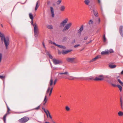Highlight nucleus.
I'll use <instances>...</instances> for the list:
<instances>
[{"label":"nucleus","mask_w":123,"mask_h":123,"mask_svg":"<svg viewBox=\"0 0 123 123\" xmlns=\"http://www.w3.org/2000/svg\"><path fill=\"white\" fill-rule=\"evenodd\" d=\"M112 79H111V77L109 75H99L98 77H96L95 80L99 81L105 80L108 83H111Z\"/></svg>","instance_id":"f257e3e1"},{"label":"nucleus","mask_w":123,"mask_h":123,"mask_svg":"<svg viewBox=\"0 0 123 123\" xmlns=\"http://www.w3.org/2000/svg\"><path fill=\"white\" fill-rule=\"evenodd\" d=\"M53 83V80L52 78L51 77L50 80L49 82V86L46 93V95H45L44 98L43 100L44 103L43 104V105H44L47 101V95H48V93L49 92V96H50L52 93V92L51 91H49L50 90V86H52Z\"/></svg>","instance_id":"f03ea898"},{"label":"nucleus","mask_w":123,"mask_h":123,"mask_svg":"<svg viewBox=\"0 0 123 123\" xmlns=\"http://www.w3.org/2000/svg\"><path fill=\"white\" fill-rule=\"evenodd\" d=\"M33 26L34 28V36L35 37H37L38 36V30L37 26V25L36 23L34 24L31 25Z\"/></svg>","instance_id":"7ed1b4c3"},{"label":"nucleus","mask_w":123,"mask_h":123,"mask_svg":"<svg viewBox=\"0 0 123 123\" xmlns=\"http://www.w3.org/2000/svg\"><path fill=\"white\" fill-rule=\"evenodd\" d=\"M67 62L70 63H76L77 61L75 57L68 58L66 59Z\"/></svg>","instance_id":"20e7f679"},{"label":"nucleus","mask_w":123,"mask_h":123,"mask_svg":"<svg viewBox=\"0 0 123 123\" xmlns=\"http://www.w3.org/2000/svg\"><path fill=\"white\" fill-rule=\"evenodd\" d=\"M29 117H24L19 120V122L21 123H25L29 120Z\"/></svg>","instance_id":"39448f33"},{"label":"nucleus","mask_w":123,"mask_h":123,"mask_svg":"<svg viewBox=\"0 0 123 123\" xmlns=\"http://www.w3.org/2000/svg\"><path fill=\"white\" fill-rule=\"evenodd\" d=\"M53 63L55 65L60 64L62 63V61L61 60H58L56 59H52Z\"/></svg>","instance_id":"423d86ee"},{"label":"nucleus","mask_w":123,"mask_h":123,"mask_svg":"<svg viewBox=\"0 0 123 123\" xmlns=\"http://www.w3.org/2000/svg\"><path fill=\"white\" fill-rule=\"evenodd\" d=\"M72 25V23H69L67 24L63 29L62 31H64L68 30L70 28Z\"/></svg>","instance_id":"0eeeda50"},{"label":"nucleus","mask_w":123,"mask_h":123,"mask_svg":"<svg viewBox=\"0 0 123 123\" xmlns=\"http://www.w3.org/2000/svg\"><path fill=\"white\" fill-rule=\"evenodd\" d=\"M66 74L68 75L69 74L68 72H65L64 73H59L58 74V78L59 79H61L62 78H67V77H64L63 76H60V75H61L62 74Z\"/></svg>","instance_id":"6e6552de"},{"label":"nucleus","mask_w":123,"mask_h":123,"mask_svg":"<svg viewBox=\"0 0 123 123\" xmlns=\"http://www.w3.org/2000/svg\"><path fill=\"white\" fill-rule=\"evenodd\" d=\"M72 51V49H69L67 50H63L62 52V53L63 55H65L68 53L69 52Z\"/></svg>","instance_id":"1a4fd4ad"},{"label":"nucleus","mask_w":123,"mask_h":123,"mask_svg":"<svg viewBox=\"0 0 123 123\" xmlns=\"http://www.w3.org/2000/svg\"><path fill=\"white\" fill-rule=\"evenodd\" d=\"M68 21V19L67 18L65 19L61 23L60 25H63L64 26V25Z\"/></svg>","instance_id":"9d476101"},{"label":"nucleus","mask_w":123,"mask_h":123,"mask_svg":"<svg viewBox=\"0 0 123 123\" xmlns=\"http://www.w3.org/2000/svg\"><path fill=\"white\" fill-rule=\"evenodd\" d=\"M101 58V56L100 55H97L96 56L95 58L92 59L91 60L90 62H92L95 61L98 58Z\"/></svg>","instance_id":"9b49d317"},{"label":"nucleus","mask_w":123,"mask_h":123,"mask_svg":"<svg viewBox=\"0 0 123 123\" xmlns=\"http://www.w3.org/2000/svg\"><path fill=\"white\" fill-rule=\"evenodd\" d=\"M96 77L95 78H93V77L92 76H90L88 77H86V80H94L96 81H99V80H95V78H96Z\"/></svg>","instance_id":"f8f14e48"},{"label":"nucleus","mask_w":123,"mask_h":123,"mask_svg":"<svg viewBox=\"0 0 123 123\" xmlns=\"http://www.w3.org/2000/svg\"><path fill=\"white\" fill-rule=\"evenodd\" d=\"M42 109L46 113V115L48 117V116L49 114H50L49 111L47 110H46L45 108H44L43 107H42Z\"/></svg>","instance_id":"ddd939ff"},{"label":"nucleus","mask_w":123,"mask_h":123,"mask_svg":"<svg viewBox=\"0 0 123 123\" xmlns=\"http://www.w3.org/2000/svg\"><path fill=\"white\" fill-rule=\"evenodd\" d=\"M29 17L31 19V25L33 24V15L31 13H30L29 14Z\"/></svg>","instance_id":"4468645a"},{"label":"nucleus","mask_w":123,"mask_h":123,"mask_svg":"<svg viewBox=\"0 0 123 123\" xmlns=\"http://www.w3.org/2000/svg\"><path fill=\"white\" fill-rule=\"evenodd\" d=\"M83 25L81 26L80 29L78 30V33H79L80 36L81 32L83 31Z\"/></svg>","instance_id":"2eb2a0df"},{"label":"nucleus","mask_w":123,"mask_h":123,"mask_svg":"<svg viewBox=\"0 0 123 123\" xmlns=\"http://www.w3.org/2000/svg\"><path fill=\"white\" fill-rule=\"evenodd\" d=\"M92 11L95 16L96 17H98V15L97 11L95 10L94 8L93 9Z\"/></svg>","instance_id":"dca6fc26"},{"label":"nucleus","mask_w":123,"mask_h":123,"mask_svg":"<svg viewBox=\"0 0 123 123\" xmlns=\"http://www.w3.org/2000/svg\"><path fill=\"white\" fill-rule=\"evenodd\" d=\"M51 13L52 14V17H54L55 14L54 11V9L52 7H50Z\"/></svg>","instance_id":"f3484780"},{"label":"nucleus","mask_w":123,"mask_h":123,"mask_svg":"<svg viewBox=\"0 0 123 123\" xmlns=\"http://www.w3.org/2000/svg\"><path fill=\"white\" fill-rule=\"evenodd\" d=\"M40 3V1L39 0H38L37 1L36 3V6L35 7V10H37L39 6V5H38V4H39Z\"/></svg>","instance_id":"a211bd4d"},{"label":"nucleus","mask_w":123,"mask_h":123,"mask_svg":"<svg viewBox=\"0 0 123 123\" xmlns=\"http://www.w3.org/2000/svg\"><path fill=\"white\" fill-rule=\"evenodd\" d=\"M123 27L122 26H121L119 28V31L120 33L122 36L123 35L122 31Z\"/></svg>","instance_id":"6ab92c4d"},{"label":"nucleus","mask_w":123,"mask_h":123,"mask_svg":"<svg viewBox=\"0 0 123 123\" xmlns=\"http://www.w3.org/2000/svg\"><path fill=\"white\" fill-rule=\"evenodd\" d=\"M101 54L102 55H107L108 54V52L107 50L101 52Z\"/></svg>","instance_id":"aec40b11"},{"label":"nucleus","mask_w":123,"mask_h":123,"mask_svg":"<svg viewBox=\"0 0 123 123\" xmlns=\"http://www.w3.org/2000/svg\"><path fill=\"white\" fill-rule=\"evenodd\" d=\"M65 7L63 6H62L60 7V10L62 11H63L65 9Z\"/></svg>","instance_id":"412c9836"},{"label":"nucleus","mask_w":123,"mask_h":123,"mask_svg":"<svg viewBox=\"0 0 123 123\" xmlns=\"http://www.w3.org/2000/svg\"><path fill=\"white\" fill-rule=\"evenodd\" d=\"M56 46H57L59 48L61 49H65L66 48V47L65 46L62 45L57 44V45H56Z\"/></svg>","instance_id":"4be33fe9"},{"label":"nucleus","mask_w":123,"mask_h":123,"mask_svg":"<svg viewBox=\"0 0 123 123\" xmlns=\"http://www.w3.org/2000/svg\"><path fill=\"white\" fill-rule=\"evenodd\" d=\"M109 67L111 68H115V65H113L111 64H110L109 65Z\"/></svg>","instance_id":"5701e85b"},{"label":"nucleus","mask_w":123,"mask_h":123,"mask_svg":"<svg viewBox=\"0 0 123 123\" xmlns=\"http://www.w3.org/2000/svg\"><path fill=\"white\" fill-rule=\"evenodd\" d=\"M76 78L80 80H86V77L84 78L83 77H80Z\"/></svg>","instance_id":"b1692460"},{"label":"nucleus","mask_w":123,"mask_h":123,"mask_svg":"<svg viewBox=\"0 0 123 123\" xmlns=\"http://www.w3.org/2000/svg\"><path fill=\"white\" fill-rule=\"evenodd\" d=\"M116 86L118 87V88L119 89L120 92H121L122 90V87L121 86L118 85H116Z\"/></svg>","instance_id":"393cba45"},{"label":"nucleus","mask_w":123,"mask_h":123,"mask_svg":"<svg viewBox=\"0 0 123 123\" xmlns=\"http://www.w3.org/2000/svg\"><path fill=\"white\" fill-rule=\"evenodd\" d=\"M85 4L87 5H88L90 3V1L89 0H85L84 1Z\"/></svg>","instance_id":"a878e982"},{"label":"nucleus","mask_w":123,"mask_h":123,"mask_svg":"<svg viewBox=\"0 0 123 123\" xmlns=\"http://www.w3.org/2000/svg\"><path fill=\"white\" fill-rule=\"evenodd\" d=\"M7 115V114H6L3 117V120L5 123H6V118Z\"/></svg>","instance_id":"bb28decb"},{"label":"nucleus","mask_w":123,"mask_h":123,"mask_svg":"<svg viewBox=\"0 0 123 123\" xmlns=\"http://www.w3.org/2000/svg\"><path fill=\"white\" fill-rule=\"evenodd\" d=\"M114 81L113 80V79H112L111 80V83H110L111 84L112 86H113L114 87H115V84H113L112 83V82H115V80L114 79Z\"/></svg>","instance_id":"cd10ccee"},{"label":"nucleus","mask_w":123,"mask_h":123,"mask_svg":"<svg viewBox=\"0 0 123 123\" xmlns=\"http://www.w3.org/2000/svg\"><path fill=\"white\" fill-rule=\"evenodd\" d=\"M108 52V54L109 53H112L114 52L113 50L111 49H110L109 50H107Z\"/></svg>","instance_id":"c85d7f7f"},{"label":"nucleus","mask_w":123,"mask_h":123,"mask_svg":"<svg viewBox=\"0 0 123 123\" xmlns=\"http://www.w3.org/2000/svg\"><path fill=\"white\" fill-rule=\"evenodd\" d=\"M71 77L72 78H69L67 77V78H65L69 80H74L75 79H76V77H73V76H71Z\"/></svg>","instance_id":"c756f323"},{"label":"nucleus","mask_w":123,"mask_h":123,"mask_svg":"<svg viewBox=\"0 0 123 123\" xmlns=\"http://www.w3.org/2000/svg\"><path fill=\"white\" fill-rule=\"evenodd\" d=\"M118 114L119 116H122L123 115V113L122 111H119L118 113Z\"/></svg>","instance_id":"7c9ffc66"},{"label":"nucleus","mask_w":123,"mask_h":123,"mask_svg":"<svg viewBox=\"0 0 123 123\" xmlns=\"http://www.w3.org/2000/svg\"><path fill=\"white\" fill-rule=\"evenodd\" d=\"M47 27L48 28L50 29H51L53 28V26L51 25H48L47 26Z\"/></svg>","instance_id":"2f4dec72"},{"label":"nucleus","mask_w":123,"mask_h":123,"mask_svg":"<svg viewBox=\"0 0 123 123\" xmlns=\"http://www.w3.org/2000/svg\"><path fill=\"white\" fill-rule=\"evenodd\" d=\"M61 0H58L56 2L57 4L58 5H60L61 3Z\"/></svg>","instance_id":"473e14b6"},{"label":"nucleus","mask_w":123,"mask_h":123,"mask_svg":"<svg viewBox=\"0 0 123 123\" xmlns=\"http://www.w3.org/2000/svg\"><path fill=\"white\" fill-rule=\"evenodd\" d=\"M118 80L119 83L122 86H123V82L121 81L120 79H118Z\"/></svg>","instance_id":"72a5a7b5"},{"label":"nucleus","mask_w":123,"mask_h":123,"mask_svg":"<svg viewBox=\"0 0 123 123\" xmlns=\"http://www.w3.org/2000/svg\"><path fill=\"white\" fill-rule=\"evenodd\" d=\"M88 23L89 25L92 24L93 23V22L92 20L91 19L89 20Z\"/></svg>","instance_id":"f704fd0d"},{"label":"nucleus","mask_w":123,"mask_h":123,"mask_svg":"<svg viewBox=\"0 0 123 123\" xmlns=\"http://www.w3.org/2000/svg\"><path fill=\"white\" fill-rule=\"evenodd\" d=\"M65 109L67 111H69L70 110V108L68 106H66Z\"/></svg>","instance_id":"c9c22d12"},{"label":"nucleus","mask_w":123,"mask_h":123,"mask_svg":"<svg viewBox=\"0 0 123 123\" xmlns=\"http://www.w3.org/2000/svg\"><path fill=\"white\" fill-rule=\"evenodd\" d=\"M67 39V37H63L62 39V41L64 42L66 41Z\"/></svg>","instance_id":"e433bc0d"},{"label":"nucleus","mask_w":123,"mask_h":123,"mask_svg":"<svg viewBox=\"0 0 123 123\" xmlns=\"http://www.w3.org/2000/svg\"><path fill=\"white\" fill-rule=\"evenodd\" d=\"M106 39L105 37V35L104 34L103 36V41L104 42L106 41Z\"/></svg>","instance_id":"4c0bfd02"},{"label":"nucleus","mask_w":123,"mask_h":123,"mask_svg":"<svg viewBox=\"0 0 123 123\" xmlns=\"http://www.w3.org/2000/svg\"><path fill=\"white\" fill-rule=\"evenodd\" d=\"M7 107L8 109L7 113L6 114H9V111L10 110L8 106Z\"/></svg>","instance_id":"58836bf2"},{"label":"nucleus","mask_w":123,"mask_h":123,"mask_svg":"<svg viewBox=\"0 0 123 123\" xmlns=\"http://www.w3.org/2000/svg\"><path fill=\"white\" fill-rule=\"evenodd\" d=\"M2 55L1 53H0V62H1L2 60Z\"/></svg>","instance_id":"ea45409f"},{"label":"nucleus","mask_w":123,"mask_h":123,"mask_svg":"<svg viewBox=\"0 0 123 123\" xmlns=\"http://www.w3.org/2000/svg\"><path fill=\"white\" fill-rule=\"evenodd\" d=\"M5 76H3L0 75V78L2 79H3L5 78Z\"/></svg>","instance_id":"a19ab883"},{"label":"nucleus","mask_w":123,"mask_h":123,"mask_svg":"<svg viewBox=\"0 0 123 123\" xmlns=\"http://www.w3.org/2000/svg\"><path fill=\"white\" fill-rule=\"evenodd\" d=\"M40 105L39 106H38L37 107H36V108H35L34 109L36 110H38L39 109V108L40 107Z\"/></svg>","instance_id":"79ce46f5"},{"label":"nucleus","mask_w":123,"mask_h":123,"mask_svg":"<svg viewBox=\"0 0 123 123\" xmlns=\"http://www.w3.org/2000/svg\"><path fill=\"white\" fill-rule=\"evenodd\" d=\"M80 44H79L75 45L74 46V48H76L78 46H80Z\"/></svg>","instance_id":"37998d69"},{"label":"nucleus","mask_w":123,"mask_h":123,"mask_svg":"<svg viewBox=\"0 0 123 123\" xmlns=\"http://www.w3.org/2000/svg\"><path fill=\"white\" fill-rule=\"evenodd\" d=\"M48 56H49V58L50 59H52V58H53V56H52L50 54V55H49Z\"/></svg>","instance_id":"c03bdc74"},{"label":"nucleus","mask_w":123,"mask_h":123,"mask_svg":"<svg viewBox=\"0 0 123 123\" xmlns=\"http://www.w3.org/2000/svg\"><path fill=\"white\" fill-rule=\"evenodd\" d=\"M46 55H50L49 52L47 51H46Z\"/></svg>","instance_id":"a18cd8bd"},{"label":"nucleus","mask_w":123,"mask_h":123,"mask_svg":"<svg viewBox=\"0 0 123 123\" xmlns=\"http://www.w3.org/2000/svg\"><path fill=\"white\" fill-rule=\"evenodd\" d=\"M51 44H54L55 46H56V45H57V44H56L54 42H51Z\"/></svg>","instance_id":"49530a36"},{"label":"nucleus","mask_w":123,"mask_h":123,"mask_svg":"<svg viewBox=\"0 0 123 123\" xmlns=\"http://www.w3.org/2000/svg\"><path fill=\"white\" fill-rule=\"evenodd\" d=\"M88 38V37H85L84 38V40H86Z\"/></svg>","instance_id":"de8ad7c7"},{"label":"nucleus","mask_w":123,"mask_h":123,"mask_svg":"<svg viewBox=\"0 0 123 123\" xmlns=\"http://www.w3.org/2000/svg\"><path fill=\"white\" fill-rule=\"evenodd\" d=\"M98 3L100 5H101V3L100 1V0H98Z\"/></svg>","instance_id":"09e8293b"},{"label":"nucleus","mask_w":123,"mask_h":123,"mask_svg":"<svg viewBox=\"0 0 123 123\" xmlns=\"http://www.w3.org/2000/svg\"><path fill=\"white\" fill-rule=\"evenodd\" d=\"M100 22V18H99L98 19V21L97 22L98 24H99V23Z\"/></svg>","instance_id":"8fccbe9b"},{"label":"nucleus","mask_w":123,"mask_h":123,"mask_svg":"<svg viewBox=\"0 0 123 123\" xmlns=\"http://www.w3.org/2000/svg\"><path fill=\"white\" fill-rule=\"evenodd\" d=\"M43 47H44L45 48V49H46V48L45 47V44H44V43L43 42Z\"/></svg>","instance_id":"3c124183"},{"label":"nucleus","mask_w":123,"mask_h":123,"mask_svg":"<svg viewBox=\"0 0 123 123\" xmlns=\"http://www.w3.org/2000/svg\"><path fill=\"white\" fill-rule=\"evenodd\" d=\"M56 80H56V79L54 81V84H53L54 85H55V84L56 83Z\"/></svg>","instance_id":"603ef678"},{"label":"nucleus","mask_w":123,"mask_h":123,"mask_svg":"<svg viewBox=\"0 0 123 123\" xmlns=\"http://www.w3.org/2000/svg\"><path fill=\"white\" fill-rule=\"evenodd\" d=\"M49 118L50 119H52V117L50 115V114H49Z\"/></svg>","instance_id":"864d4df0"},{"label":"nucleus","mask_w":123,"mask_h":123,"mask_svg":"<svg viewBox=\"0 0 123 123\" xmlns=\"http://www.w3.org/2000/svg\"><path fill=\"white\" fill-rule=\"evenodd\" d=\"M120 101H121V107H122V100H121V99Z\"/></svg>","instance_id":"5fc2aeb1"},{"label":"nucleus","mask_w":123,"mask_h":123,"mask_svg":"<svg viewBox=\"0 0 123 123\" xmlns=\"http://www.w3.org/2000/svg\"><path fill=\"white\" fill-rule=\"evenodd\" d=\"M53 87H52L50 89V91H51V92H52V90H53Z\"/></svg>","instance_id":"6e6d98bb"},{"label":"nucleus","mask_w":123,"mask_h":123,"mask_svg":"<svg viewBox=\"0 0 123 123\" xmlns=\"http://www.w3.org/2000/svg\"><path fill=\"white\" fill-rule=\"evenodd\" d=\"M121 74H123V70L121 72Z\"/></svg>","instance_id":"4d7b16f0"},{"label":"nucleus","mask_w":123,"mask_h":123,"mask_svg":"<svg viewBox=\"0 0 123 123\" xmlns=\"http://www.w3.org/2000/svg\"><path fill=\"white\" fill-rule=\"evenodd\" d=\"M92 41H90L89 42H88V43H87V44H88L89 43L91 42H92Z\"/></svg>","instance_id":"13d9d810"},{"label":"nucleus","mask_w":123,"mask_h":123,"mask_svg":"<svg viewBox=\"0 0 123 123\" xmlns=\"http://www.w3.org/2000/svg\"><path fill=\"white\" fill-rule=\"evenodd\" d=\"M44 123H50L49 122H45Z\"/></svg>","instance_id":"bf43d9fd"},{"label":"nucleus","mask_w":123,"mask_h":123,"mask_svg":"<svg viewBox=\"0 0 123 123\" xmlns=\"http://www.w3.org/2000/svg\"><path fill=\"white\" fill-rule=\"evenodd\" d=\"M53 123H56L55 122H54V121H53Z\"/></svg>","instance_id":"052dcab7"},{"label":"nucleus","mask_w":123,"mask_h":123,"mask_svg":"<svg viewBox=\"0 0 123 123\" xmlns=\"http://www.w3.org/2000/svg\"><path fill=\"white\" fill-rule=\"evenodd\" d=\"M1 25V26L3 27V26H2V25Z\"/></svg>","instance_id":"680f3d73"},{"label":"nucleus","mask_w":123,"mask_h":123,"mask_svg":"<svg viewBox=\"0 0 123 123\" xmlns=\"http://www.w3.org/2000/svg\"><path fill=\"white\" fill-rule=\"evenodd\" d=\"M101 10H102V8H101Z\"/></svg>","instance_id":"e2e57ef3"},{"label":"nucleus","mask_w":123,"mask_h":123,"mask_svg":"<svg viewBox=\"0 0 123 123\" xmlns=\"http://www.w3.org/2000/svg\"><path fill=\"white\" fill-rule=\"evenodd\" d=\"M60 52L59 53V54H60Z\"/></svg>","instance_id":"0e129e2a"},{"label":"nucleus","mask_w":123,"mask_h":123,"mask_svg":"<svg viewBox=\"0 0 123 123\" xmlns=\"http://www.w3.org/2000/svg\"><path fill=\"white\" fill-rule=\"evenodd\" d=\"M60 52L59 53V54H60Z\"/></svg>","instance_id":"69168bd1"},{"label":"nucleus","mask_w":123,"mask_h":123,"mask_svg":"<svg viewBox=\"0 0 123 123\" xmlns=\"http://www.w3.org/2000/svg\"><path fill=\"white\" fill-rule=\"evenodd\" d=\"M60 52L59 53V54H60Z\"/></svg>","instance_id":"338daca9"},{"label":"nucleus","mask_w":123,"mask_h":123,"mask_svg":"<svg viewBox=\"0 0 123 123\" xmlns=\"http://www.w3.org/2000/svg\"><path fill=\"white\" fill-rule=\"evenodd\" d=\"M98 32V31H97V32Z\"/></svg>","instance_id":"774afa93"}]
</instances>
